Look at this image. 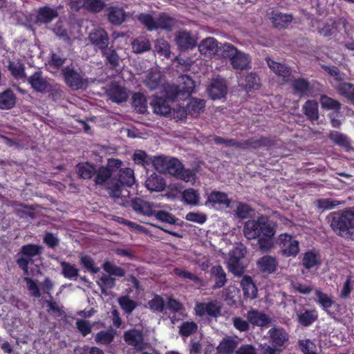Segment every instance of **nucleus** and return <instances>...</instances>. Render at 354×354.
Returning a JSON list of instances; mask_svg holds the SVG:
<instances>
[{
	"instance_id": "27",
	"label": "nucleus",
	"mask_w": 354,
	"mask_h": 354,
	"mask_svg": "<svg viewBox=\"0 0 354 354\" xmlns=\"http://www.w3.org/2000/svg\"><path fill=\"white\" fill-rule=\"evenodd\" d=\"M292 87L295 93L299 96H309L311 95L310 84L304 79H297L293 81Z\"/></svg>"
},
{
	"instance_id": "3",
	"label": "nucleus",
	"mask_w": 354,
	"mask_h": 354,
	"mask_svg": "<svg viewBox=\"0 0 354 354\" xmlns=\"http://www.w3.org/2000/svg\"><path fill=\"white\" fill-rule=\"evenodd\" d=\"M330 226L339 236L349 237L351 230L354 228V208L342 213H334L332 216Z\"/></svg>"
},
{
	"instance_id": "58",
	"label": "nucleus",
	"mask_w": 354,
	"mask_h": 354,
	"mask_svg": "<svg viewBox=\"0 0 354 354\" xmlns=\"http://www.w3.org/2000/svg\"><path fill=\"white\" fill-rule=\"evenodd\" d=\"M320 103L323 108L334 110L335 111H338L340 108V104L338 101L326 95H322L321 97Z\"/></svg>"
},
{
	"instance_id": "25",
	"label": "nucleus",
	"mask_w": 354,
	"mask_h": 354,
	"mask_svg": "<svg viewBox=\"0 0 354 354\" xmlns=\"http://www.w3.org/2000/svg\"><path fill=\"white\" fill-rule=\"evenodd\" d=\"M145 186L150 191L161 192L165 189V183L161 176L153 174L146 180Z\"/></svg>"
},
{
	"instance_id": "47",
	"label": "nucleus",
	"mask_w": 354,
	"mask_h": 354,
	"mask_svg": "<svg viewBox=\"0 0 354 354\" xmlns=\"http://www.w3.org/2000/svg\"><path fill=\"white\" fill-rule=\"evenodd\" d=\"M317 317V314L315 310H307L298 315V321L301 325L308 326L315 322Z\"/></svg>"
},
{
	"instance_id": "55",
	"label": "nucleus",
	"mask_w": 354,
	"mask_h": 354,
	"mask_svg": "<svg viewBox=\"0 0 354 354\" xmlns=\"http://www.w3.org/2000/svg\"><path fill=\"white\" fill-rule=\"evenodd\" d=\"M8 67L12 75L16 79L19 80L25 77L24 66L21 63L19 62H10Z\"/></svg>"
},
{
	"instance_id": "23",
	"label": "nucleus",
	"mask_w": 354,
	"mask_h": 354,
	"mask_svg": "<svg viewBox=\"0 0 354 354\" xmlns=\"http://www.w3.org/2000/svg\"><path fill=\"white\" fill-rule=\"evenodd\" d=\"M211 277L214 280L213 289L220 288L226 283V273L221 266H213L210 270Z\"/></svg>"
},
{
	"instance_id": "33",
	"label": "nucleus",
	"mask_w": 354,
	"mask_h": 354,
	"mask_svg": "<svg viewBox=\"0 0 354 354\" xmlns=\"http://www.w3.org/2000/svg\"><path fill=\"white\" fill-rule=\"evenodd\" d=\"M76 171L80 178L89 179L95 175V168L92 164L83 162L76 166Z\"/></svg>"
},
{
	"instance_id": "19",
	"label": "nucleus",
	"mask_w": 354,
	"mask_h": 354,
	"mask_svg": "<svg viewBox=\"0 0 354 354\" xmlns=\"http://www.w3.org/2000/svg\"><path fill=\"white\" fill-rule=\"evenodd\" d=\"M259 269L264 273H272L277 266V261L274 257L265 255L257 262Z\"/></svg>"
},
{
	"instance_id": "28",
	"label": "nucleus",
	"mask_w": 354,
	"mask_h": 354,
	"mask_svg": "<svg viewBox=\"0 0 354 354\" xmlns=\"http://www.w3.org/2000/svg\"><path fill=\"white\" fill-rule=\"evenodd\" d=\"M151 105L153 109V111L160 115H166L170 113L171 108L168 102L162 97H154Z\"/></svg>"
},
{
	"instance_id": "57",
	"label": "nucleus",
	"mask_w": 354,
	"mask_h": 354,
	"mask_svg": "<svg viewBox=\"0 0 354 354\" xmlns=\"http://www.w3.org/2000/svg\"><path fill=\"white\" fill-rule=\"evenodd\" d=\"M337 91L342 95L347 98H354V84L346 82L340 83L337 86Z\"/></svg>"
},
{
	"instance_id": "26",
	"label": "nucleus",
	"mask_w": 354,
	"mask_h": 354,
	"mask_svg": "<svg viewBox=\"0 0 354 354\" xmlns=\"http://www.w3.org/2000/svg\"><path fill=\"white\" fill-rule=\"evenodd\" d=\"M241 285L243 289L244 297L254 299L257 295V288L249 276H244L241 280Z\"/></svg>"
},
{
	"instance_id": "52",
	"label": "nucleus",
	"mask_w": 354,
	"mask_h": 354,
	"mask_svg": "<svg viewBox=\"0 0 354 354\" xmlns=\"http://www.w3.org/2000/svg\"><path fill=\"white\" fill-rule=\"evenodd\" d=\"M329 138L335 144L344 147H348L350 141L348 138L340 132L333 131L330 133Z\"/></svg>"
},
{
	"instance_id": "63",
	"label": "nucleus",
	"mask_w": 354,
	"mask_h": 354,
	"mask_svg": "<svg viewBox=\"0 0 354 354\" xmlns=\"http://www.w3.org/2000/svg\"><path fill=\"white\" fill-rule=\"evenodd\" d=\"M104 270L111 275H115L116 277H123L125 274L124 270L118 266H116L111 262H105L103 265Z\"/></svg>"
},
{
	"instance_id": "62",
	"label": "nucleus",
	"mask_w": 354,
	"mask_h": 354,
	"mask_svg": "<svg viewBox=\"0 0 354 354\" xmlns=\"http://www.w3.org/2000/svg\"><path fill=\"white\" fill-rule=\"evenodd\" d=\"M154 216L162 222H165L169 224H176L178 219L176 218L171 214L164 212V211H157L154 210L153 214Z\"/></svg>"
},
{
	"instance_id": "38",
	"label": "nucleus",
	"mask_w": 354,
	"mask_h": 354,
	"mask_svg": "<svg viewBox=\"0 0 354 354\" xmlns=\"http://www.w3.org/2000/svg\"><path fill=\"white\" fill-rule=\"evenodd\" d=\"M115 335V332L112 329L101 330L96 334L95 341L97 344L107 345L112 342Z\"/></svg>"
},
{
	"instance_id": "15",
	"label": "nucleus",
	"mask_w": 354,
	"mask_h": 354,
	"mask_svg": "<svg viewBox=\"0 0 354 354\" xmlns=\"http://www.w3.org/2000/svg\"><path fill=\"white\" fill-rule=\"evenodd\" d=\"M207 92L209 97L214 100L225 97L227 93L225 81L221 78L214 79L207 88Z\"/></svg>"
},
{
	"instance_id": "8",
	"label": "nucleus",
	"mask_w": 354,
	"mask_h": 354,
	"mask_svg": "<svg viewBox=\"0 0 354 354\" xmlns=\"http://www.w3.org/2000/svg\"><path fill=\"white\" fill-rule=\"evenodd\" d=\"M268 341L271 345L282 351L289 344V334L281 326L271 328L267 333Z\"/></svg>"
},
{
	"instance_id": "40",
	"label": "nucleus",
	"mask_w": 354,
	"mask_h": 354,
	"mask_svg": "<svg viewBox=\"0 0 354 354\" xmlns=\"http://www.w3.org/2000/svg\"><path fill=\"white\" fill-rule=\"evenodd\" d=\"M102 53V56L105 57L106 61L113 67H115L120 64V57L117 54L116 51L112 48H109L108 46L106 48L101 50Z\"/></svg>"
},
{
	"instance_id": "16",
	"label": "nucleus",
	"mask_w": 354,
	"mask_h": 354,
	"mask_svg": "<svg viewBox=\"0 0 354 354\" xmlns=\"http://www.w3.org/2000/svg\"><path fill=\"white\" fill-rule=\"evenodd\" d=\"M88 39L93 44L101 50L109 46L108 35L102 28H95L90 32Z\"/></svg>"
},
{
	"instance_id": "22",
	"label": "nucleus",
	"mask_w": 354,
	"mask_h": 354,
	"mask_svg": "<svg viewBox=\"0 0 354 354\" xmlns=\"http://www.w3.org/2000/svg\"><path fill=\"white\" fill-rule=\"evenodd\" d=\"M132 207L138 214L152 216L154 213L153 206L149 202L141 199L136 198L131 203Z\"/></svg>"
},
{
	"instance_id": "18",
	"label": "nucleus",
	"mask_w": 354,
	"mask_h": 354,
	"mask_svg": "<svg viewBox=\"0 0 354 354\" xmlns=\"http://www.w3.org/2000/svg\"><path fill=\"white\" fill-rule=\"evenodd\" d=\"M124 339L128 345L136 349L142 348L143 335L140 330L136 329L129 330L124 333Z\"/></svg>"
},
{
	"instance_id": "17",
	"label": "nucleus",
	"mask_w": 354,
	"mask_h": 354,
	"mask_svg": "<svg viewBox=\"0 0 354 354\" xmlns=\"http://www.w3.org/2000/svg\"><path fill=\"white\" fill-rule=\"evenodd\" d=\"M66 84L72 88H82L85 83L81 75L73 69L66 67L62 70Z\"/></svg>"
},
{
	"instance_id": "41",
	"label": "nucleus",
	"mask_w": 354,
	"mask_h": 354,
	"mask_svg": "<svg viewBox=\"0 0 354 354\" xmlns=\"http://www.w3.org/2000/svg\"><path fill=\"white\" fill-rule=\"evenodd\" d=\"M315 295L317 298V303L324 310L328 311V309L330 308L334 303L333 297L322 292L319 289L316 290Z\"/></svg>"
},
{
	"instance_id": "46",
	"label": "nucleus",
	"mask_w": 354,
	"mask_h": 354,
	"mask_svg": "<svg viewBox=\"0 0 354 354\" xmlns=\"http://www.w3.org/2000/svg\"><path fill=\"white\" fill-rule=\"evenodd\" d=\"M183 201L190 205H197L200 200L199 193L194 189L189 188L183 191Z\"/></svg>"
},
{
	"instance_id": "29",
	"label": "nucleus",
	"mask_w": 354,
	"mask_h": 354,
	"mask_svg": "<svg viewBox=\"0 0 354 354\" xmlns=\"http://www.w3.org/2000/svg\"><path fill=\"white\" fill-rule=\"evenodd\" d=\"M271 19L274 26L278 28H283L292 21V16L283 14L278 10L272 12Z\"/></svg>"
},
{
	"instance_id": "5",
	"label": "nucleus",
	"mask_w": 354,
	"mask_h": 354,
	"mask_svg": "<svg viewBox=\"0 0 354 354\" xmlns=\"http://www.w3.org/2000/svg\"><path fill=\"white\" fill-rule=\"evenodd\" d=\"M138 20L150 31L159 28L171 30L174 25V19L165 14L160 15L158 18H153L149 14H140Z\"/></svg>"
},
{
	"instance_id": "37",
	"label": "nucleus",
	"mask_w": 354,
	"mask_h": 354,
	"mask_svg": "<svg viewBox=\"0 0 354 354\" xmlns=\"http://www.w3.org/2000/svg\"><path fill=\"white\" fill-rule=\"evenodd\" d=\"M305 115L312 121L318 119V104L313 100H308L303 106Z\"/></svg>"
},
{
	"instance_id": "54",
	"label": "nucleus",
	"mask_w": 354,
	"mask_h": 354,
	"mask_svg": "<svg viewBox=\"0 0 354 354\" xmlns=\"http://www.w3.org/2000/svg\"><path fill=\"white\" fill-rule=\"evenodd\" d=\"M183 167L182 163L178 159L169 158L166 172L177 178Z\"/></svg>"
},
{
	"instance_id": "9",
	"label": "nucleus",
	"mask_w": 354,
	"mask_h": 354,
	"mask_svg": "<svg viewBox=\"0 0 354 354\" xmlns=\"http://www.w3.org/2000/svg\"><path fill=\"white\" fill-rule=\"evenodd\" d=\"M28 81L32 88L37 92L50 91H52L53 87L59 94L62 92L60 86L58 84L53 85L49 80L43 77L41 71L35 72L28 77Z\"/></svg>"
},
{
	"instance_id": "35",
	"label": "nucleus",
	"mask_w": 354,
	"mask_h": 354,
	"mask_svg": "<svg viewBox=\"0 0 354 354\" xmlns=\"http://www.w3.org/2000/svg\"><path fill=\"white\" fill-rule=\"evenodd\" d=\"M238 345V342L232 337L224 338L217 347L218 352L221 354L233 353Z\"/></svg>"
},
{
	"instance_id": "60",
	"label": "nucleus",
	"mask_w": 354,
	"mask_h": 354,
	"mask_svg": "<svg viewBox=\"0 0 354 354\" xmlns=\"http://www.w3.org/2000/svg\"><path fill=\"white\" fill-rule=\"evenodd\" d=\"M198 329L197 324L194 322H184L180 327V335L188 337Z\"/></svg>"
},
{
	"instance_id": "61",
	"label": "nucleus",
	"mask_w": 354,
	"mask_h": 354,
	"mask_svg": "<svg viewBox=\"0 0 354 354\" xmlns=\"http://www.w3.org/2000/svg\"><path fill=\"white\" fill-rule=\"evenodd\" d=\"M234 211L237 217L245 218L248 217L252 209L248 204L237 202Z\"/></svg>"
},
{
	"instance_id": "43",
	"label": "nucleus",
	"mask_w": 354,
	"mask_h": 354,
	"mask_svg": "<svg viewBox=\"0 0 354 354\" xmlns=\"http://www.w3.org/2000/svg\"><path fill=\"white\" fill-rule=\"evenodd\" d=\"M133 104L138 112L143 113L147 111V103L145 95L140 93L133 94Z\"/></svg>"
},
{
	"instance_id": "49",
	"label": "nucleus",
	"mask_w": 354,
	"mask_h": 354,
	"mask_svg": "<svg viewBox=\"0 0 354 354\" xmlns=\"http://www.w3.org/2000/svg\"><path fill=\"white\" fill-rule=\"evenodd\" d=\"M240 84L248 90L258 89L260 86L259 77L253 73H248L245 78V83L240 81Z\"/></svg>"
},
{
	"instance_id": "56",
	"label": "nucleus",
	"mask_w": 354,
	"mask_h": 354,
	"mask_svg": "<svg viewBox=\"0 0 354 354\" xmlns=\"http://www.w3.org/2000/svg\"><path fill=\"white\" fill-rule=\"evenodd\" d=\"M118 303L122 310L127 314L131 313L136 307V303L127 296L120 297Z\"/></svg>"
},
{
	"instance_id": "36",
	"label": "nucleus",
	"mask_w": 354,
	"mask_h": 354,
	"mask_svg": "<svg viewBox=\"0 0 354 354\" xmlns=\"http://www.w3.org/2000/svg\"><path fill=\"white\" fill-rule=\"evenodd\" d=\"M57 16L56 10L49 8L44 7L39 10L37 20L41 23H48Z\"/></svg>"
},
{
	"instance_id": "48",
	"label": "nucleus",
	"mask_w": 354,
	"mask_h": 354,
	"mask_svg": "<svg viewBox=\"0 0 354 354\" xmlns=\"http://www.w3.org/2000/svg\"><path fill=\"white\" fill-rule=\"evenodd\" d=\"M241 259L229 255L227 262L229 270L235 275L239 276L243 273V268L240 263Z\"/></svg>"
},
{
	"instance_id": "24",
	"label": "nucleus",
	"mask_w": 354,
	"mask_h": 354,
	"mask_svg": "<svg viewBox=\"0 0 354 354\" xmlns=\"http://www.w3.org/2000/svg\"><path fill=\"white\" fill-rule=\"evenodd\" d=\"M266 62L269 68L278 76L283 77V80L286 82L290 74V68H288L285 64L278 63L272 60L270 58L266 59Z\"/></svg>"
},
{
	"instance_id": "13",
	"label": "nucleus",
	"mask_w": 354,
	"mask_h": 354,
	"mask_svg": "<svg viewBox=\"0 0 354 354\" xmlns=\"http://www.w3.org/2000/svg\"><path fill=\"white\" fill-rule=\"evenodd\" d=\"M106 93L109 98L116 103L125 102L129 97L128 90L116 82L110 84L106 90Z\"/></svg>"
},
{
	"instance_id": "2",
	"label": "nucleus",
	"mask_w": 354,
	"mask_h": 354,
	"mask_svg": "<svg viewBox=\"0 0 354 354\" xmlns=\"http://www.w3.org/2000/svg\"><path fill=\"white\" fill-rule=\"evenodd\" d=\"M275 230L272 223L266 216H260L257 220L251 219L245 223L243 234L248 239L260 236H273Z\"/></svg>"
},
{
	"instance_id": "59",
	"label": "nucleus",
	"mask_w": 354,
	"mask_h": 354,
	"mask_svg": "<svg viewBox=\"0 0 354 354\" xmlns=\"http://www.w3.org/2000/svg\"><path fill=\"white\" fill-rule=\"evenodd\" d=\"M169 161V159L164 156H156L153 160H151L155 169L161 173H166Z\"/></svg>"
},
{
	"instance_id": "50",
	"label": "nucleus",
	"mask_w": 354,
	"mask_h": 354,
	"mask_svg": "<svg viewBox=\"0 0 354 354\" xmlns=\"http://www.w3.org/2000/svg\"><path fill=\"white\" fill-rule=\"evenodd\" d=\"M78 3L86 9L93 12H100L104 6L102 0H79Z\"/></svg>"
},
{
	"instance_id": "53",
	"label": "nucleus",
	"mask_w": 354,
	"mask_h": 354,
	"mask_svg": "<svg viewBox=\"0 0 354 354\" xmlns=\"http://www.w3.org/2000/svg\"><path fill=\"white\" fill-rule=\"evenodd\" d=\"M155 48L156 52L161 56L166 58L169 57L171 53L170 46L166 40L162 39H157L155 44Z\"/></svg>"
},
{
	"instance_id": "6",
	"label": "nucleus",
	"mask_w": 354,
	"mask_h": 354,
	"mask_svg": "<svg viewBox=\"0 0 354 354\" xmlns=\"http://www.w3.org/2000/svg\"><path fill=\"white\" fill-rule=\"evenodd\" d=\"M122 166V161L118 159H109L107 165L106 167L102 166L95 169V178L94 179L95 183L97 185H102L108 179L111 180L115 176V172Z\"/></svg>"
},
{
	"instance_id": "14",
	"label": "nucleus",
	"mask_w": 354,
	"mask_h": 354,
	"mask_svg": "<svg viewBox=\"0 0 354 354\" xmlns=\"http://www.w3.org/2000/svg\"><path fill=\"white\" fill-rule=\"evenodd\" d=\"M175 41L180 50L192 48L196 45L195 37L189 31L179 30L175 35Z\"/></svg>"
},
{
	"instance_id": "42",
	"label": "nucleus",
	"mask_w": 354,
	"mask_h": 354,
	"mask_svg": "<svg viewBox=\"0 0 354 354\" xmlns=\"http://www.w3.org/2000/svg\"><path fill=\"white\" fill-rule=\"evenodd\" d=\"M151 44L149 40L143 37H138L132 42L133 52L141 53L150 49Z\"/></svg>"
},
{
	"instance_id": "20",
	"label": "nucleus",
	"mask_w": 354,
	"mask_h": 354,
	"mask_svg": "<svg viewBox=\"0 0 354 354\" xmlns=\"http://www.w3.org/2000/svg\"><path fill=\"white\" fill-rule=\"evenodd\" d=\"M218 48L217 41L213 37H207L203 39L198 46L200 53L207 57L214 55Z\"/></svg>"
},
{
	"instance_id": "44",
	"label": "nucleus",
	"mask_w": 354,
	"mask_h": 354,
	"mask_svg": "<svg viewBox=\"0 0 354 354\" xmlns=\"http://www.w3.org/2000/svg\"><path fill=\"white\" fill-rule=\"evenodd\" d=\"M60 264L62 269V274L65 278L69 279H75L77 278L79 270L75 265L66 261H62Z\"/></svg>"
},
{
	"instance_id": "30",
	"label": "nucleus",
	"mask_w": 354,
	"mask_h": 354,
	"mask_svg": "<svg viewBox=\"0 0 354 354\" xmlns=\"http://www.w3.org/2000/svg\"><path fill=\"white\" fill-rule=\"evenodd\" d=\"M339 24L337 21L330 19L326 23L319 24L317 31L321 35L330 37L337 32Z\"/></svg>"
},
{
	"instance_id": "12",
	"label": "nucleus",
	"mask_w": 354,
	"mask_h": 354,
	"mask_svg": "<svg viewBox=\"0 0 354 354\" xmlns=\"http://www.w3.org/2000/svg\"><path fill=\"white\" fill-rule=\"evenodd\" d=\"M231 200L227 194L218 191L212 192L205 202V205L213 208H227L230 207Z\"/></svg>"
},
{
	"instance_id": "51",
	"label": "nucleus",
	"mask_w": 354,
	"mask_h": 354,
	"mask_svg": "<svg viewBox=\"0 0 354 354\" xmlns=\"http://www.w3.org/2000/svg\"><path fill=\"white\" fill-rule=\"evenodd\" d=\"M124 12L122 8H111L109 13V19L112 24H120L124 19Z\"/></svg>"
},
{
	"instance_id": "39",
	"label": "nucleus",
	"mask_w": 354,
	"mask_h": 354,
	"mask_svg": "<svg viewBox=\"0 0 354 354\" xmlns=\"http://www.w3.org/2000/svg\"><path fill=\"white\" fill-rule=\"evenodd\" d=\"M160 75L156 71H149L143 82L150 89L156 88L160 83Z\"/></svg>"
},
{
	"instance_id": "11",
	"label": "nucleus",
	"mask_w": 354,
	"mask_h": 354,
	"mask_svg": "<svg viewBox=\"0 0 354 354\" xmlns=\"http://www.w3.org/2000/svg\"><path fill=\"white\" fill-rule=\"evenodd\" d=\"M222 304L217 300H211L209 302H198L194 308L196 315L203 316L207 315L216 317L221 315Z\"/></svg>"
},
{
	"instance_id": "4",
	"label": "nucleus",
	"mask_w": 354,
	"mask_h": 354,
	"mask_svg": "<svg viewBox=\"0 0 354 354\" xmlns=\"http://www.w3.org/2000/svg\"><path fill=\"white\" fill-rule=\"evenodd\" d=\"M221 50L223 56L230 59V64L234 70L243 71L250 67V55L238 50L231 44H223Z\"/></svg>"
},
{
	"instance_id": "31",
	"label": "nucleus",
	"mask_w": 354,
	"mask_h": 354,
	"mask_svg": "<svg viewBox=\"0 0 354 354\" xmlns=\"http://www.w3.org/2000/svg\"><path fill=\"white\" fill-rule=\"evenodd\" d=\"M239 290L234 286H229L223 289L222 297L226 303L232 306L235 304L239 298Z\"/></svg>"
},
{
	"instance_id": "10",
	"label": "nucleus",
	"mask_w": 354,
	"mask_h": 354,
	"mask_svg": "<svg viewBox=\"0 0 354 354\" xmlns=\"http://www.w3.org/2000/svg\"><path fill=\"white\" fill-rule=\"evenodd\" d=\"M283 254L286 257H296L299 251V242L288 234H282L278 238Z\"/></svg>"
},
{
	"instance_id": "32",
	"label": "nucleus",
	"mask_w": 354,
	"mask_h": 354,
	"mask_svg": "<svg viewBox=\"0 0 354 354\" xmlns=\"http://www.w3.org/2000/svg\"><path fill=\"white\" fill-rule=\"evenodd\" d=\"M16 98L13 92L8 89L0 94V109H10L15 104Z\"/></svg>"
},
{
	"instance_id": "1",
	"label": "nucleus",
	"mask_w": 354,
	"mask_h": 354,
	"mask_svg": "<svg viewBox=\"0 0 354 354\" xmlns=\"http://www.w3.org/2000/svg\"><path fill=\"white\" fill-rule=\"evenodd\" d=\"M115 176L118 179L113 178L110 180L108 185L109 193L115 199L120 198L121 203H123L129 196V191L127 187L132 186L135 183L134 173L130 168L122 169L120 167L115 172Z\"/></svg>"
},
{
	"instance_id": "7",
	"label": "nucleus",
	"mask_w": 354,
	"mask_h": 354,
	"mask_svg": "<svg viewBox=\"0 0 354 354\" xmlns=\"http://www.w3.org/2000/svg\"><path fill=\"white\" fill-rule=\"evenodd\" d=\"M42 248L37 245L28 244L22 246L21 249V257H19L17 263L24 271L25 275H28V265L32 261V258L39 256L41 253Z\"/></svg>"
},
{
	"instance_id": "45",
	"label": "nucleus",
	"mask_w": 354,
	"mask_h": 354,
	"mask_svg": "<svg viewBox=\"0 0 354 354\" xmlns=\"http://www.w3.org/2000/svg\"><path fill=\"white\" fill-rule=\"evenodd\" d=\"M320 263L318 255L314 252H307L304 254L302 264L307 268H313Z\"/></svg>"
},
{
	"instance_id": "34",
	"label": "nucleus",
	"mask_w": 354,
	"mask_h": 354,
	"mask_svg": "<svg viewBox=\"0 0 354 354\" xmlns=\"http://www.w3.org/2000/svg\"><path fill=\"white\" fill-rule=\"evenodd\" d=\"M205 102L203 100L192 99L187 106V111L192 117H198L205 108Z\"/></svg>"
},
{
	"instance_id": "21",
	"label": "nucleus",
	"mask_w": 354,
	"mask_h": 354,
	"mask_svg": "<svg viewBox=\"0 0 354 354\" xmlns=\"http://www.w3.org/2000/svg\"><path fill=\"white\" fill-rule=\"evenodd\" d=\"M247 319L250 324L258 326H265L270 322V318L266 314L257 310L248 311Z\"/></svg>"
},
{
	"instance_id": "64",
	"label": "nucleus",
	"mask_w": 354,
	"mask_h": 354,
	"mask_svg": "<svg viewBox=\"0 0 354 354\" xmlns=\"http://www.w3.org/2000/svg\"><path fill=\"white\" fill-rule=\"evenodd\" d=\"M133 160L136 164L146 167L151 162V158L142 150H137L133 153Z\"/></svg>"
}]
</instances>
